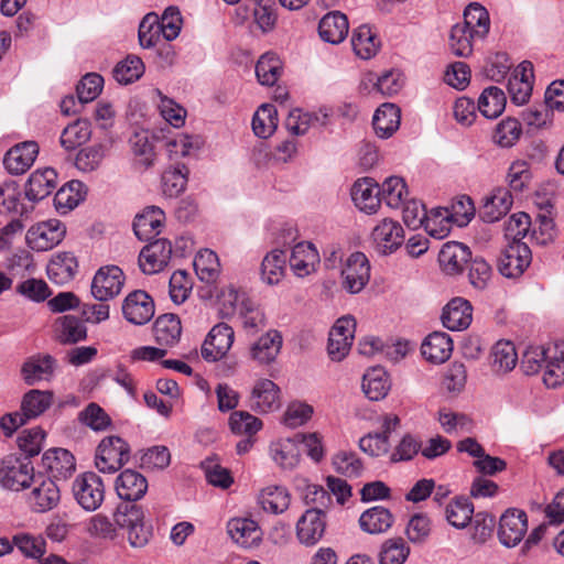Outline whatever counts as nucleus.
I'll return each instance as SVG.
<instances>
[{
	"instance_id": "64",
	"label": "nucleus",
	"mask_w": 564,
	"mask_h": 564,
	"mask_svg": "<svg viewBox=\"0 0 564 564\" xmlns=\"http://www.w3.org/2000/svg\"><path fill=\"white\" fill-rule=\"evenodd\" d=\"M78 420L94 431H105L111 424L110 416L95 402L89 403L79 412Z\"/></svg>"
},
{
	"instance_id": "8",
	"label": "nucleus",
	"mask_w": 564,
	"mask_h": 564,
	"mask_svg": "<svg viewBox=\"0 0 564 564\" xmlns=\"http://www.w3.org/2000/svg\"><path fill=\"white\" fill-rule=\"evenodd\" d=\"M528 530L527 513L519 509H508L499 521L498 536L507 547L518 545Z\"/></svg>"
},
{
	"instance_id": "25",
	"label": "nucleus",
	"mask_w": 564,
	"mask_h": 564,
	"mask_svg": "<svg viewBox=\"0 0 564 564\" xmlns=\"http://www.w3.org/2000/svg\"><path fill=\"white\" fill-rule=\"evenodd\" d=\"M512 203V196L507 188H497L490 196L486 197L478 213L479 218L488 224L498 221L507 215Z\"/></svg>"
},
{
	"instance_id": "59",
	"label": "nucleus",
	"mask_w": 564,
	"mask_h": 564,
	"mask_svg": "<svg viewBox=\"0 0 564 564\" xmlns=\"http://www.w3.org/2000/svg\"><path fill=\"white\" fill-rule=\"evenodd\" d=\"M229 426L237 435L253 436L262 429V421L247 411H235L230 414Z\"/></svg>"
},
{
	"instance_id": "20",
	"label": "nucleus",
	"mask_w": 564,
	"mask_h": 564,
	"mask_svg": "<svg viewBox=\"0 0 564 564\" xmlns=\"http://www.w3.org/2000/svg\"><path fill=\"white\" fill-rule=\"evenodd\" d=\"M441 318L447 329L453 332L464 330L473 321V307L467 300L455 297L443 308Z\"/></svg>"
},
{
	"instance_id": "9",
	"label": "nucleus",
	"mask_w": 564,
	"mask_h": 564,
	"mask_svg": "<svg viewBox=\"0 0 564 564\" xmlns=\"http://www.w3.org/2000/svg\"><path fill=\"white\" fill-rule=\"evenodd\" d=\"M344 288L351 294L359 293L370 279V264L362 252H354L341 271Z\"/></svg>"
},
{
	"instance_id": "46",
	"label": "nucleus",
	"mask_w": 564,
	"mask_h": 564,
	"mask_svg": "<svg viewBox=\"0 0 564 564\" xmlns=\"http://www.w3.org/2000/svg\"><path fill=\"white\" fill-rule=\"evenodd\" d=\"M91 135L90 122L86 119H78L69 123L62 132L61 145L65 150H74L75 148L86 143Z\"/></svg>"
},
{
	"instance_id": "30",
	"label": "nucleus",
	"mask_w": 564,
	"mask_h": 564,
	"mask_svg": "<svg viewBox=\"0 0 564 564\" xmlns=\"http://www.w3.org/2000/svg\"><path fill=\"white\" fill-rule=\"evenodd\" d=\"M77 269L78 262L74 253L62 252L50 260L46 272L52 282L63 285L74 279Z\"/></svg>"
},
{
	"instance_id": "58",
	"label": "nucleus",
	"mask_w": 564,
	"mask_h": 564,
	"mask_svg": "<svg viewBox=\"0 0 564 564\" xmlns=\"http://www.w3.org/2000/svg\"><path fill=\"white\" fill-rule=\"evenodd\" d=\"M543 382L549 388H557L564 383V351L553 347L551 358L544 366Z\"/></svg>"
},
{
	"instance_id": "27",
	"label": "nucleus",
	"mask_w": 564,
	"mask_h": 564,
	"mask_svg": "<svg viewBox=\"0 0 564 564\" xmlns=\"http://www.w3.org/2000/svg\"><path fill=\"white\" fill-rule=\"evenodd\" d=\"M227 531L230 538L243 547L258 545L261 540V530L258 523L249 518L229 520Z\"/></svg>"
},
{
	"instance_id": "42",
	"label": "nucleus",
	"mask_w": 564,
	"mask_h": 564,
	"mask_svg": "<svg viewBox=\"0 0 564 564\" xmlns=\"http://www.w3.org/2000/svg\"><path fill=\"white\" fill-rule=\"evenodd\" d=\"M352 50L362 59H369L376 55L379 41L368 25H360L351 36Z\"/></svg>"
},
{
	"instance_id": "57",
	"label": "nucleus",
	"mask_w": 564,
	"mask_h": 564,
	"mask_svg": "<svg viewBox=\"0 0 564 564\" xmlns=\"http://www.w3.org/2000/svg\"><path fill=\"white\" fill-rule=\"evenodd\" d=\"M553 347L530 346L523 352L521 368L525 375H535L546 365Z\"/></svg>"
},
{
	"instance_id": "32",
	"label": "nucleus",
	"mask_w": 564,
	"mask_h": 564,
	"mask_svg": "<svg viewBox=\"0 0 564 564\" xmlns=\"http://www.w3.org/2000/svg\"><path fill=\"white\" fill-rule=\"evenodd\" d=\"M55 336L58 343L72 345L87 338V328L79 317L64 315L55 321Z\"/></svg>"
},
{
	"instance_id": "60",
	"label": "nucleus",
	"mask_w": 564,
	"mask_h": 564,
	"mask_svg": "<svg viewBox=\"0 0 564 564\" xmlns=\"http://www.w3.org/2000/svg\"><path fill=\"white\" fill-rule=\"evenodd\" d=\"M162 28L159 25V17L155 13H148L139 25V42L144 48L156 46L161 42Z\"/></svg>"
},
{
	"instance_id": "16",
	"label": "nucleus",
	"mask_w": 564,
	"mask_h": 564,
	"mask_svg": "<svg viewBox=\"0 0 564 564\" xmlns=\"http://www.w3.org/2000/svg\"><path fill=\"white\" fill-rule=\"evenodd\" d=\"M43 467L53 480L67 479L75 471V457L65 448H51L42 457Z\"/></svg>"
},
{
	"instance_id": "54",
	"label": "nucleus",
	"mask_w": 564,
	"mask_h": 564,
	"mask_svg": "<svg viewBox=\"0 0 564 564\" xmlns=\"http://www.w3.org/2000/svg\"><path fill=\"white\" fill-rule=\"evenodd\" d=\"M410 554V547L402 538L384 541L379 552V564H403Z\"/></svg>"
},
{
	"instance_id": "38",
	"label": "nucleus",
	"mask_w": 564,
	"mask_h": 564,
	"mask_svg": "<svg viewBox=\"0 0 564 564\" xmlns=\"http://www.w3.org/2000/svg\"><path fill=\"white\" fill-rule=\"evenodd\" d=\"M281 347V334L278 330H270L252 345L251 356L260 364H270L276 358Z\"/></svg>"
},
{
	"instance_id": "26",
	"label": "nucleus",
	"mask_w": 564,
	"mask_h": 564,
	"mask_svg": "<svg viewBox=\"0 0 564 564\" xmlns=\"http://www.w3.org/2000/svg\"><path fill=\"white\" fill-rule=\"evenodd\" d=\"M348 30L347 17L339 11L328 12L318 23L321 39L330 44L341 43L346 39Z\"/></svg>"
},
{
	"instance_id": "11",
	"label": "nucleus",
	"mask_w": 564,
	"mask_h": 564,
	"mask_svg": "<svg viewBox=\"0 0 564 564\" xmlns=\"http://www.w3.org/2000/svg\"><path fill=\"white\" fill-rule=\"evenodd\" d=\"M122 314L129 323L144 325L154 315V302L145 291L135 290L124 299Z\"/></svg>"
},
{
	"instance_id": "2",
	"label": "nucleus",
	"mask_w": 564,
	"mask_h": 564,
	"mask_svg": "<svg viewBox=\"0 0 564 564\" xmlns=\"http://www.w3.org/2000/svg\"><path fill=\"white\" fill-rule=\"evenodd\" d=\"M34 468L28 457L7 456L0 462V485L9 490L19 491L32 485Z\"/></svg>"
},
{
	"instance_id": "24",
	"label": "nucleus",
	"mask_w": 564,
	"mask_h": 564,
	"mask_svg": "<svg viewBox=\"0 0 564 564\" xmlns=\"http://www.w3.org/2000/svg\"><path fill=\"white\" fill-rule=\"evenodd\" d=\"M165 214L156 206H148L133 220V231L139 240H149L158 236L164 225Z\"/></svg>"
},
{
	"instance_id": "55",
	"label": "nucleus",
	"mask_w": 564,
	"mask_h": 564,
	"mask_svg": "<svg viewBox=\"0 0 564 564\" xmlns=\"http://www.w3.org/2000/svg\"><path fill=\"white\" fill-rule=\"evenodd\" d=\"M492 367L497 371L507 372L514 368L518 355L511 341L500 340L491 350Z\"/></svg>"
},
{
	"instance_id": "13",
	"label": "nucleus",
	"mask_w": 564,
	"mask_h": 564,
	"mask_svg": "<svg viewBox=\"0 0 564 564\" xmlns=\"http://www.w3.org/2000/svg\"><path fill=\"white\" fill-rule=\"evenodd\" d=\"M402 204L403 221L409 228L417 229L423 226L430 236L437 239H442L448 235V226H442L441 228L433 227L435 221L433 219H427V213L422 203L415 199H410L404 200Z\"/></svg>"
},
{
	"instance_id": "1",
	"label": "nucleus",
	"mask_w": 564,
	"mask_h": 564,
	"mask_svg": "<svg viewBox=\"0 0 564 564\" xmlns=\"http://www.w3.org/2000/svg\"><path fill=\"white\" fill-rule=\"evenodd\" d=\"M130 458L129 444L119 436H106L96 449L95 466L104 474L118 471Z\"/></svg>"
},
{
	"instance_id": "3",
	"label": "nucleus",
	"mask_w": 564,
	"mask_h": 564,
	"mask_svg": "<svg viewBox=\"0 0 564 564\" xmlns=\"http://www.w3.org/2000/svg\"><path fill=\"white\" fill-rule=\"evenodd\" d=\"M73 491L76 501L87 511L98 509L105 497L102 480L94 471L84 473L76 477Z\"/></svg>"
},
{
	"instance_id": "44",
	"label": "nucleus",
	"mask_w": 564,
	"mask_h": 564,
	"mask_svg": "<svg viewBox=\"0 0 564 564\" xmlns=\"http://www.w3.org/2000/svg\"><path fill=\"white\" fill-rule=\"evenodd\" d=\"M278 127V111L273 105L259 107L252 118V130L259 138H269Z\"/></svg>"
},
{
	"instance_id": "43",
	"label": "nucleus",
	"mask_w": 564,
	"mask_h": 564,
	"mask_svg": "<svg viewBox=\"0 0 564 564\" xmlns=\"http://www.w3.org/2000/svg\"><path fill=\"white\" fill-rule=\"evenodd\" d=\"M52 401V392L33 389L23 395L21 410L24 412V416L29 417V420L35 419L51 406Z\"/></svg>"
},
{
	"instance_id": "39",
	"label": "nucleus",
	"mask_w": 564,
	"mask_h": 564,
	"mask_svg": "<svg viewBox=\"0 0 564 564\" xmlns=\"http://www.w3.org/2000/svg\"><path fill=\"white\" fill-rule=\"evenodd\" d=\"M317 257L312 243L300 242L292 249L289 263L297 276H305L311 272Z\"/></svg>"
},
{
	"instance_id": "15",
	"label": "nucleus",
	"mask_w": 564,
	"mask_h": 564,
	"mask_svg": "<svg viewBox=\"0 0 564 564\" xmlns=\"http://www.w3.org/2000/svg\"><path fill=\"white\" fill-rule=\"evenodd\" d=\"M39 154V145L34 141H24L12 147L3 158L6 170L13 175L25 173Z\"/></svg>"
},
{
	"instance_id": "51",
	"label": "nucleus",
	"mask_w": 564,
	"mask_h": 564,
	"mask_svg": "<svg viewBox=\"0 0 564 564\" xmlns=\"http://www.w3.org/2000/svg\"><path fill=\"white\" fill-rule=\"evenodd\" d=\"M113 77L120 84H131L138 80L144 73V64L137 55H128L113 68Z\"/></svg>"
},
{
	"instance_id": "61",
	"label": "nucleus",
	"mask_w": 564,
	"mask_h": 564,
	"mask_svg": "<svg viewBox=\"0 0 564 564\" xmlns=\"http://www.w3.org/2000/svg\"><path fill=\"white\" fill-rule=\"evenodd\" d=\"M202 468L208 484L227 489L234 482V478L229 469L223 467L216 458H206L202 462Z\"/></svg>"
},
{
	"instance_id": "47",
	"label": "nucleus",
	"mask_w": 564,
	"mask_h": 564,
	"mask_svg": "<svg viewBox=\"0 0 564 564\" xmlns=\"http://www.w3.org/2000/svg\"><path fill=\"white\" fill-rule=\"evenodd\" d=\"M188 170L184 164L165 170L162 174V192L164 196L173 198L184 192L187 184Z\"/></svg>"
},
{
	"instance_id": "36",
	"label": "nucleus",
	"mask_w": 564,
	"mask_h": 564,
	"mask_svg": "<svg viewBox=\"0 0 564 564\" xmlns=\"http://www.w3.org/2000/svg\"><path fill=\"white\" fill-rule=\"evenodd\" d=\"M296 434L271 443L270 454L272 459L284 469L294 468L300 462V449Z\"/></svg>"
},
{
	"instance_id": "50",
	"label": "nucleus",
	"mask_w": 564,
	"mask_h": 564,
	"mask_svg": "<svg viewBox=\"0 0 564 564\" xmlns=\"http://www.w3.org/2000/svg\"><path fill=\"white\" fill-rule=\"evenodd\" d=\"M107 152V147L101 143L88 145L78 151L75 158V166L85 173L94 172L101 165Z\"/></svg>"
},
{
	"instance_id": "4",
	"label": "nucleus",
	"mask_w": 564,
	"mask_h": 564,
	"mask_svg": "<svg viewBox=\"0 0 564 564\" xmlns=\"http://www.w3.org/2000/svg\"><path fill=\"white\" fill-rule=\"evenodd\" d=\"M532 261V252L527 243L516 239L502 251L498 260L499 272L509 279L523 274Z\"/></svg>"
},
{
	"instance_id": "29",
	"label": "nucleus",
	"mask_w": 564,
	"mask_h": 564,
	"mask_svg": "<svg viewBox=\"0 0 564 564\" xmlns=\"http://www.w3.org/2000/svg\"><path fill=\"white\" fill-rule=\"evenodd\" d=\"M401 109L394 104H383L375 112L372 126L381 139L390 138L400 127Z\"/></svg>"
},
{
	"instance_id": "48",
	"label": "nucleus",
	"mask_w": 564,
	"mask_h": 564,
	"mask_svg": "<svg viewBox=\"0 0 564 564\" xmlns=\"http://www.w3.org/2000/svg\"><path fill=\"white\" fill-rule=\"evenodd\" d=\"M282 72V63L274 53L263 54L257 65L256 75L261 85H274Z\"/></svg>"
},
{
	"instance_id": "18",
	"label": "nucleus",
	"mask_w": 564,
	"mask_h": 564,
	"mask_svg": "<svg viewBox=\"0 0 564 564\" xmlns=\"http://www.w3.org/2000/svg\"><path fill=\"white\" fill-rule=\"evenodd\" d=\"M372 238L380 253L390 254L403 243L404 231L398 221L383 219L375 227Z\"/></svg>"
},
{
	"instance_id": "19",
	"label": "nucleus",
	"mask_w": 564,
	"mask_h": 564,
	"mask_svg": "<svg viewBox=\"0 0 564 564\" xmlns=\"http://www.w3.org/2000/svg\"><path fill=\"white\" fill-rule=\"evenodd\" d=\"M326 516L318 511L306 510L296 523V536L306 546L315 545L324 535Z\"/></svg>"
},
{
	"instance_id": "31",
	"label": "nucleus",
	"mask_w": 564,
	"mask_h": 564,
	"mask_svg": "<svg viewBox=\"0 0 564 564\" xmlns=\"http://www.w3.org/2000/svg\"><path fill=\"white\" fill-rule=\"evenodd\" d=\"M422 355L434 364L446 361L453 351V340L451 336L443 332L430 334L421 346Z\"/></svg>"
},
{
	"instance_id": "28",
	"label": "nucleus",
	"mask_w": 564,
	"mask_h": 564,
	"mask_svg": "<svg viewBox=\"0 0 564 564\" xmlns=\"http://www.w3.org/2000/svg\"><path fill=\"white\" fill-rule=\"evenodd\" d=\"M360 529L368 534L386 533L393 524L394 517L382 506H375L365 510L359 517Z\"/></svg>"
},
{
	"instance_id": "6",
	"label": "nucleus",
	"mask_w": 564,
	"mask_h": 564,
	"mask_svg": "<svg viewBox=\"0 0 564 564\" xmlns=\"http://www.w3.org/2000/svg\"><path fill=\"white\" fill-rule=\"evenodd\" d=\"M124 280V273L119 267H101L94 275L91 294L99 302L112 300L120 294Z\"/></svg>"
},
{
	"instance_id": "41",
	"label": "nucleus",
	"mask_w": 564,
	"mask_h": 564,
	"mask_svg": "<svg viewBox=\"0 0 564 564\" xmlns=\"http://www.w3.org/2000/svg\"><path fill=\"white\" fill-rule=\"evenodd\" d=\"M286 265V253L284 250L274 249L269 252L261 263V278L270 284H276L284 274Z\"/></svg>"
},
{
	"instance_id": "40",
	"label": "nucleus",
	"mask_w": 564,
	"mask_h": 564,
	"mask_svg": "<svg viewBox=\"0 0 564 564\" xmlns=\"http://www.w3.org/2000/svg\"><path fill=\"white\" fill-rule=\"evenodd\" d=\"M506 95L502 89L490 86L481 93L478 99V110L488 119L499 117L506 107Z\"/></svg>"
},
{
	"instance_id": "33",
	"label": "nucleus",
	"mask_w": 564,
	"mask_h": 564,
	"mask_svg": "<svg viewBox=\"0 0 564 564\" xmlns=\"http://www.w3.org/2000/svg\"><path fill=\"white\" fill-rule=\"evenodd\" d=\"M464 22L459 26L482 40L489 32L490 19L485 7L478 2L469 3L464 10Z\"/></svg>"
},
{
	"instance_id": "52",
	"label": "nucleus",
	"mask_w": 564,
	"mask_h": 564,
	"mask_svg": "<svg viewBox=\"0 0 564 564\" xmlns=\"http://www.w3.org/2000/svg\"><path fill=\"white\" fill-rule=\"evenodd\" d=\"M83 186V183L79 181H72L62 186L54 196V206L56 210L64 214L75 208L83 199V195L80 193Z\"/></svg>"
},
{
	"instance_id": "12",
	"label": "nucleus",
	"mask_w": 564,
	"mask_h": 564,
	"mask_svg": "<svg viewBox=\"0 0 564 564\" xmlns=\"http://www.w3.org/2000/svg\"><path fill=\"white\" fill-rule=\"evenodd\" d=\"M280 405V388L270 379L258 380L251 390L248 406L258 413H269Z\"/></svg>"
},
{
	"instance_id": "53",
	"label": "nucleus",
	"mask_w": 564,
	"mask_h": 564,
	"mask_svg": "<svg viewBox=\"0 0 564 564\" xmlns=\"http://www.w3.org/2000/svg\"><path fill=\"white\" fill-rule=\"evenodd\" d=\"M260 505L264 511L282 513L289 508L290 495L284 487H267L260 495Z\"/></svg>"
},
{
	"instance_id": "37",
	"label": "nucleus",
	"mask_w": 564,
	"mask_h": 564,
	"mask_svg": "<svg viewBox=\"0 0 564 564\" xmlns=\"http://www.w3.org/2000/svg\"><path fill=\"white\" fill-rule=\"evenodd\" d=\"M390 390L387 372L382 367H372L362 377V391L371 401L386 398Z\"/></svg>"
},
{
	"instance_id": "22",
	"label": "nucleus",
	"mask_w": 564,
	"mask_h": 564,
	"mask_svg": "<svg viewBox=\"0 0 564 564\" xmlns=\"http://www.w3.org/2000/svg\"><path fill=\"white\" fill-rule=\"evenodd\" d=\"M116 491L124 502L141 499L148 490L147 478L134 469H124L116 479Z\"/></svg>"
},
{
	"instance_id": "63",
	"label": "nucleus",
	"mask_w": 564,
	"mask_h": 564,
	"mask_svg": "<svg viewBox=\"0 0 564 564\" xmlns=\"http://www.w3.org/2000/svg\"><path fill=\"white\" fill-rule=\"evenodd\" d=\"M522 134L521 123L514 118L502 120L496 128L494 139L502 148H511Z\"/></svg>"
},
{
	"instance_id": "7",
	"label": "nucleus",
	"mask_w": 564,
	"mask_h": 564,
	"mask_svg": "<svg viewBox=\"0 0 564 564\" xmlns=\"http://www.w3.org/2000/svg\"><path fill=\"white\" fill-rule=\"evenodd\" d=\"M172 257V245L161 238L144 246L139 254V267L144 274L159 273L169 264Z\"/></svg>"
},
{
	"instance_id": "62",
	"label": "nucleus",
	"mask_w": 564,
	"mask_h": 564,
	"mask_svg": "<svg viewBox=\"0 0 564 564\" xmlns=\"http://www.w3.org/2000/svg\"><path fill=\"white\" fill-rule=\"evenodd\" d=\"M304 501L310 506L307 510L318 511L326 516L327 510L333 506V497L328 490L318 485H307L304 492Z\"/></svg>"
},
{
	"instance_id": "23",
	"label": "nucleus",
	"mask_w": 564,
	"mask_h": 564,
	"mask_svg": "<svg viewBox=\"0 0 564 564\" xmlns=\"http://www.w3.org/2000/svg\"><path fill=\"white\" fill-rule=\"evenodd\" d=\"M351 198L359 209L375 213L381 203L379 186L371 177L359 178L352 185Z\"/></svg>"
},
{
	"instance_id": "10",
	"label": "nucleus",
	"mask_w": 564,
	"mask_h": 564,
	"mask_svg": "<svg viewBox=\"0 0 564 564\" xmlns=\"http://www.w3.org/2000/svg\"><path fill=\"white\" fill-rule=\"evenodd\" d=\"M234 337V329L229 325L225 323L215 325L203 344V358L206 361H217L223 358L230 349Z\"/></svg>"
},
{
	"instance_id": "17",
	"label": "nucleus",
	"mask_w": 564,
	"mask_h": 564,
	"mask_svg": "<svg viewBox=\"0 0 564 564\" xmlns=\"http://www.w3.org/2000/svg\"><path fill=\"white\" fill-rule=\"evenodd\" d=\"M57 185V173L52 167L35 170L25 183V197L33 203L46 198Z\"/></svg>"
},
{
	"instance_id": "34",
	"label": "nucleus",
	"mask_w": 564,
	"mask_h": 564,
	"mask_svg": "<svg viewBox=\"0 0 564 564\" xmlns=\"http://www.w3.org/2000/svg\"><path fill=\"white\" fill-rule=\"evenodd\" d=\"M56 360L51 355L30 357L22 366V376L28 384L48 379L55 369Z\"/></svg>"
},
{
	"instance_id": "21",
	"label": "nucleus",
	"mask_w": 564,
	"mask_h": 564,
	"mask_svg": "<svg viewBox=\"0 0 564 564\" xmlns=\"http://www.w3.org/2000/svg\"><path fill=\"white\" fill-rule=\"evenodd\" d=\"M470 260L471 251L458 241L444 243L438 253L440 265L447 274L460 273Z\"/></svg>"
},
{
	"instance_id": "35",
	"label": "nucleus",
	"mask_w": 564,
	"mask_h": 564,
	"mask_svg": "<svg viewBox=\"0 0 564 564\" xmlns=\"http://www.w3.org/2000/svg\"><path fill=\"white\" fill-rule=\"evenodd\" d=\"M153 333L159 345L174 346L178 343L182 334L178 316L171 313L159 316L154 323Z\"/></svg>"
},
{
	"instance_id": "45",
	"label": "nucleus",
	"mask_w": 564,
	"mask_h": 564,
	"mask_svg": "<svg viewBox=\"0 0 564 564\" xmlns=\"http://www.w3.org/2000/svg\"><path fill=\"white\" fill-rule=\"evenodd\" d=\"M445 514L451 525L464 529L473 519L474 505L468 498L458 497L447 505Z\"/></svg>"
},
{
	"instance_id": "49",
	"label": "nucleus",
	"mask_w": 564,
	"mask_h": 564,
	"mask_svg": "<svg viewBox=\"0 0 564 564\" xmlns=\"http://www.w3.org/2000/svg\"><path fill=\"white\" fill-rule=\"evenodd\" d=\"M219 259L216 252L205 249L199 251L194 259V269L200 281L214 282L219 273Z\"/></svg>"
},
{
	"instance_id": "14",
	"label": "nucleus",
	"mask_w": 564,
	"mask_h": 564,
	"mask_svg": "<svg viewBox=\"0 0 564 564\" xmlns=\"http://www.w3.org/2000/svg\"><path fill=\"white\" fill-rule=\"evenodd\" d=\"M32 485L30 502L32 509L36 512H46L57 506L61 499L59 488L55 480L39 474Z\"/></svg>"
},
{
	"instance_id": "56",
	"label": "nucleus",
	"mask_w": 564,
	"mask_h": 564,
	"mask_svg": "<svg viewBox=\"0 0 564 564\" xmlns=\"http://www.w3.org/2000/svg\"><path fill=\"white\" fill-rule=\"evenodd\" d=\"M380 189V198L389 207L398 208L404 202V195L408 193L406 184L399 176H390L382 183Z\"/></svg>"
},
{
	"instance_id": "5",
	"label": "nucleus",
	"mask_w": 564,
	"mask_h": 564,
	"mask_svg": "<svg viewBox=\"0 0 564 564\" xmlns=\"http://www.w3.org/2000/svg\"><path fill=\"white\" fill-rule=\"evenodd\" d=\"M66 234L65 225L58 219H50L32 226L26 232L29 247L36 251H46L57 246Z\"/></svg>"
}]
</instances>
